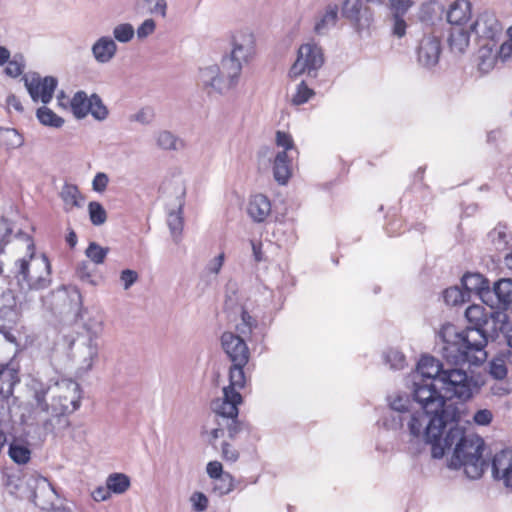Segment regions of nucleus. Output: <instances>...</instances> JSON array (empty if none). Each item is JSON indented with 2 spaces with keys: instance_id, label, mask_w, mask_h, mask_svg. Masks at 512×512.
Listing matches in <instances>:
<instances>
[{
  "instance_id": "obj_11",
  "label": "nucleus",
  "mask_w": 512,
  "mask_h": 512,
  "mask_svg": "<svg viewBox=\"0 0 512 512\" xmlns=\"http://www.w3.org/2000/svg\"><path fill=\"white\" fill-rule=\"evenodd\" d=\"M26 484L31 490L30 499L41 510L51 508L54 501L59 497L52 484L43 476L32 474L26 479Z\"/></svg>"
},
{
  "instance_id": "obj_17",
  "label": "nucleus",
  "mask_w": 512,
  "mask_h": 512,
  "mask_svg": "<svg viewBox=\"0 0 512 512\" xmlns=\"http://www.w3.org/2000/svg\"><path fill=\"white\" fill-rule=\"evenodd\" d=\"M492 476L512 488V449H503L496 453L491 462Z\"/></svg>"
},
{
  "instance_id": "obj_5",
  "label": "nucleus",
  "mask_w": 512,
  "mask_h": 512,
  "mask_svg": "<svg viewBox=\"0 0 512 512\" xmlns=\"http://www.w3.org/2000/svg\"><path fill=\"white\" fill-rule=\"evenodd\" d=\"M471 31L479 42V68L488 71L494 67L492 51L503 34V26L494 12L483 11L471 25Z\"/></svg>"
},
{
  "instance_id": "obj_34",
  "label": "nucleus",
  "mask_w": 512,
  "mask_h": 512,
  "mask_svg": "<svg viewBox=\"0 0 512 512\" xmlns=\"http://www.w3.org/2000/svg\"><path fill=\"white\" fill-rule=\"evenodd\" d=\"M29 388L36 402V407L41 411L47 410L50 407V403L47 402L46 396L51 389L50 386L33 378L29 383Z\"/></svg>"
},
{
  "instance_id": "obj_64",
  "label": "nucleus",
  "mask_w": 512,
  "mask_h": 512,
  "mask_svg": "<svg viewBox=\"0 0 512 512\" xmlns=\"http://www.w3.org/2000/svg\"><path fill=\"white\" fill-rule=\"evenodd\" d=\"M156 28V23L153 19H146L138 28H137V37L139 39H144L151 35Z\"/></svg>"
},
{
  "instance_id": "obj_13",
  "label": "nucleus",
  "mask_w": 512,
  "mask_h": 512,
  "mask_svg": "<svg viewBox=\"0 0 512 512\" xmlns=\"http://www.w3.org/2000/svg\"><path fill=\"white\" fill-rule=\"evenodd\" d=\"M231 51L228 55L235 60L250 63L256 55V38L248 29L236 31L231 37Z\"/></svg>"
},
{
  "instance_id": "obj_23",
  "label": "nucleus",
  "mask_w": 512,
  "mask_h": 512,
  "mask_svg": "<svg viewBox=\"0 0 512 512\" xmlns=\"http://www.w3.org/2000/svg\"><path fill=\"white\" fill-rule=\"evenodd\" d=\"M185 195V190L180 187L179 189V195L177 196L178 204H177V210H172L168 213L167 217V224L170 229L173 241L175 243H179L181 239V234L184 226V219H183V206H184V200L183 197Z\"/></svg>"
},
{
  "instance_id": "obj_42",
  "label": "nucleus",
  "mask_w": 512,
  "mask_h": 512,
  "mask_svg": "<svg viewBox=\"0 0 512 512\" xmlns=\"http://www.w3.org/2000/svg\"><path fill=\"white\" fill-rule=\"evenodd\" d=\"M257 320L252 317L248 311L244 308H241V318L240 322L236 325L237 335L242 337L250 336L253 330L257 327Z\"/></svg>"
},
{
  "instance_id": "obj_48",
  "label": "nucleus",
  "mask_w": 512,
  "mask_h": 512,
  "mask_svg": "<svg viewBox=\"0 0 512 512\" xmlns=\"http://www.w3.org/2000/svg\"><path fill=\"white\" fill-rule=\"evenodd\" d=\"M443 298L446 304L457 306L464 303L469 297L468 293L455 286L447 288L443 293Z\"/></svg>"
},
{
  "instance_id": "obj_39",
  "label": "nucleus",
  "mask_w": 512,
  "mask_h": 512,
  "mask_svg": "<svg viewBox=\"0 0 512 512\" xmlns=\"http://www.w3.org/2000/svg\"><path fill=\"white\" fill-rule=\"evenodd\" d=\"M22 135L14 128H0V145L6 149H16L23 145Z\"/></svg>"
},
{
  "instance_id": "obj_57",
  "label": "nucleus",
  "mask_w": 512,
  "mask_h": 512,
  "mask_svg": "<svg viewBox=\"0 0 512 512\" xmlns=\"http://www.w3.org/2000/svg\"><path fill=\"white\" fill-rule=\"evenodd\" d=\"M489 373L490 375L497 379L502 380L507 376V367L505 361L502 358H494L489 363Z\"/></svg>"
},
{
  "instance_id": "obj_58",
  "label": "nucleus",
  "mask_w": 512,
  "mask_h": 512,
  "mask_svg": "<svg viewBox=\"0 0 512 512\" xmlns=\"http://www.w3.org/2000/svg\"><path fill=\"white\" fill-rule=\"evenodd\" d=\"M275 141L278 147L283 148L282 151H286V154L291 151L298 153L290 134L283 131H277Z\"/></svg>"
},
{
  "instance_id": "obj_45",
  "label": "nucleus",
  "mask_w": 512,
  "mask_h": 512,
  "mask_svg": "<svg viewBox=\"0 0 512 512\" xmlns=\"http://www.w3.org/2000/svg\"><path fill=\"white\" fill-rule=\"evenodd\" d=\"M89 218L93 225H103L107 220V212L103 205L96 201H91L88 204Z\"/></svg>"
},
{
  "instance_id": "obj_29",
  "label": "nucleus",
  "mask_w": 512,
  "mask_h": 512,
  "mask_svg": "<svg viewBox=\"0 0 512 512\" xmlns=\"http://www.w3.org/2000/svg\"><path fill=\"white\" fill-rule=\"evenodd\" d=\"M492 292V297L497 298V303H494L499 309H506L512 303V280L501 279L495 283Z\"/></svg>"
},
{
  "instance_id": "obj_15",
  "label": "nucleus",
  "mask_w": 512,
  "mask_h": 512,
  "mask_svg": "<svg viewBox=\"0 0 512 512\" xmlns=\"http://www.w3.org/2000/svg\"><path fill=\"white\" fill-rule=\"evenodd\" d=\"M199 84L208 94H224L231 90L222 76L218 65L201 68L199 70Z\"/></svg>"
},
{
  "instance_id": "obj_63",
  "label": "nucleus",
  "mask_w": 512,
  "mask_h": 512,
  "mask_svg": "<svg viewBox=\"0 0 512 512\" xmlns=\"http://www.w3.org/2000/svg\"><path fill=\"white\" fill-rule=\"evenodd\" d=\"M109 183V177L104 172H98L92 181V188L95 192L102 193L106 190Z\"/></svg>"
},
{
  "instance_id": "obj_59",
  "label": "nucleus",
  "mask_w": 512,
  "mask_h": 512,
  "mask_svg": "<svg viewBox=\"0 0 512 512\" xmlns=\"http://www.w3.org/2000/svg\"><path fill=\"white\" fill-rule=\"evenodd\" d=\"M494 419V414L490 409H478L473 414V423L477 426H488Z\"/></svg>"
},
{
  "instance_id": "obj_50",
  "label": "nucleus",
  "mask_w": 512,
  "mask_h": 512,
  "mask_svg": "<svg viewBox=\"0 0 512 512\" xmlns=\"http://www.w3.org/2000/svg\"><path fill=\"white\" fill-rule=\"evenodd\" d=\"M21 309L15 293L10 289L0 290V312Z\"/></svg>"
},
{
  "instance_id": "obj_18",
  "label": "nucleus",
  "mask_w": 512,
  "mask_h": 512,
  "mask_svg": "<svg viewBox=\"0 0 512 512\" xmlns=\"http://www.w3.org/2000/svg\"><path fill=\"white\" fill-rule=\"evenodd\" d=\"M462 285L464 286V291L468 293V297H470L471 293H476L486 305L491 308L494 307L492 292L489 288L488 281L481 274L466 273L462 277Z\"/></svg>"
},
{
  "instance_id": "obj_46",
  "label": "nucleus",
  "mask_w": 512,
  "mask_h": 512,
  "mask_svg": "<svg viewBox=\"0 0 512 512\" xmlns=\"http://www.w3.org/2000/svg\"><path fill=\"white\" fill-rule=\"evenodd\" d=\"M234 488L232 475L225 474L212 480V489L219 496L230 493Z\"/></svg>"
},
{
  "instance_id": "obj_31",
  "label": "nucleus",
  "mask_w": 512,
  "mask_h": 512,
  "mask_svg": "<svg viewBox=\"0 0 512 512\" xmlns=\"http://www.w3.org/2000/svg\"><path fill=\"white\" fill-rule=\"evenodd\" d=\"M90 97L85 91H77L69 101V107L77 119H83L89 114Z\"/></svg>"
},
{
  "instance_id": "obj_4",
  "label": "nucleus",
  "mask_w": 512,
  "mask_h": 512,
  "mask_svg": "<svg viewBox=\"0 0 512 512\" xmlns=\"http://www.w3.org/2000/svg\"><path fill=\"white\" fill-rule=\"evenodd\" d=\"M26 245L25 256L14 263V277L22 290L40 291L48 288L52 282L51 264L45 254L36 255L33 239L23 234Z\"/></svg>"
},
{
  "instance_id": "obj_3",
  "label": "nucleus",
  "mask_w": 512,
  "mask_h": 512,
  "mask_svg": "<svg viewBox=\"0 0 512 512\" xmlns=\"http://www.w3.org/2000/svg\"><path fill=\"white\" fill-rule=\"evenodd\" d=\"M444 371L442 364L432 356H423L419 360L413 380V397L420 405V411L409 417L408 426L416 415H426L431 419L443 414L449 407H455L453 404H446L438 393L439 383L436 379L440 378Z\"/></svg>"
},
{
  "instance_id": "obj_37",
  "label": "nucleus",
  "mask_w": 512,
  "mask_h": 512,
  "mask_svg": "<svg viewBox=\"0 0 512 512\" xmlns=\"http://www.w3.org/2000/svg\"><path fill=\"white\" fill-rule=\"evenodd\" d=\"M156 143L163 150L177 151L184 148V141L168 130L157 133Z\"/></svg>"
},
{
  "instance_id": "obj_21",
  "label": "nucleus",
  "mask_w": 512,
  "mask_h": 512,
  "mask_svg": "<svg viewBox=\"0 0 512 512\" xmlns=\"http://www.w3.org/2000/svg\"><path fill=\"white\" fill-rule=\"evenodd\" d=\"M118 51L115 40L108 35L99 37L91 46V53L98 64L111 62Z\"/></svg>"
},
{
  "instance_id": "obj_19",
  "label": "nucleus",
  "mask_w": 512,
  "mask_h": 512,
  "mask_svg": "<svg viewBox=\"0 0 512 512\" xmlns=\"http://www.w3.org/2000/svg\"><path fill=\"white\" fill-rule=\"evenodd\" d=\"M441 42L435 36H424L418 47V61L427 68L435 66L440 58Z\"/></svg>"
},
{
  "instance_id": "obj_30",
  "label": "nucleus",
  "mask_w": 512,
  "mask_h": 512,
  "mask_svg": "<svg viewBox=\"0 0 512 512\" xmlns=\"http://www.w3.org/2000/svg\"><path fill=\"white\" fill-rule=\"evenodd\" d=\"M60 197L64 202L65 211H71L83 205L84 197L76 185L66 183L61 189Z\"/></svg>"
},
{
  "instance_id": "obj_38",
  "label": "nucleus",
  "mask_w": 512,
  "mask_h": 512,
  "mask_svg": "<svg viewBox=\"0 0 512 512\" xmlns=\"http://www.w3.org/2000/svg\"><path fill=\"white\" fill-rule=\"evenodd\" d=\"M36 117L42 125L52 128H61L65 122L62 117L47 106L39 107L36 111Z\"/></svg>"
},
{
  "instance_id": "obj_32",
  "label": "nucleus",
  "mask_w": 512,
  "mask_h": 512,
  "mask_svg": "<svg viewBox=\"0 0 512 512\" xmlns=\"http://www.w3.org/2000/svg\"><path fill=\"white\" fill-rule=\"evenodd\" d=\"M19 382L17 372L8 367L1 365L0 368V394L3 397H9L13 393L15 384Z\"/></svg>"
},
{
  "instance_id": "obj_62",
  "label": "nucleus",
  "mask_w": 512,
  "mask_h": 512,
  "mask_svg": "<svg viewBox=\"0 0 512 512\" xmlns=\"http://www.w3.org/2000/svg\"><path fill=\"white\" fill-rule=\"evenodd\" d=\"M190 502L194 511L203 512L208 508V498L202 492H194L190 497Z\"/></svg>"
},
{
  "instance_id": "obj_20",
  "label": "nucleus",
  "mask_w": 512,
  "mask_h": 512,
  "mask_svg": "<svg viewBox=\"0 0 512 512\" xmlns=\"http://www.w3.org/2000/svg\"><path fill=\"white\" fill-rule=\"evenodd\" d=\"M42 412L47 413L48 417L42 421L41 427L44 434H52L56 437L64 435V432L70 428L71 423L68 418L70 414L62 411H54L53 408L49 407L47 410Z\"/></svg>"
},
{
  "instance_id": "obj_27",
  "label": "nucleus",
  "mask_w": 512,
  "mask_h": 512,
  "mask_svg": "<svg viewBox=\"0 0 512 512\" xmlns=\"http://www.w3.org/2000/svg\"><path fill=\"white\" fill-rule=\"evenodd\" d=\"M447 42L452 53L462 55L469 47V31L464 27H452L449 31Z\"/></svg>"
},
{
  "instance_id": "obj_2",
  "label": "nucleus",
  "mask_w": 512,
  "mask_h": 512,
  "mask_svg": "<svg viewBox=\"0 0 512 512\" xmlns=\"http://www.w3.org/2000/svg\"><path fill=\"white\" fill-rule=\"evenodd\" d=\"M465 316L471 326L458 330L453 324H444L439 337L442 341V356L453 365H475L484 363L487 359L485 347L488 334H496L500 327L506 324L507 315L502 312H486L481 305H471L465 311Z\"/></svg>"
},
{
  "instance_id": "obj_43",
  "label": "nucleus",
  "mask_w": 512,
  "mask_h": 512,
  "mask_svg": "<svg viewBox=\"0 0 512 512\" xmlns=\"http://www.w3.org/2000/svg\"><path fill=\"white\" fill-rule=\"evenodd\" d=\"M89 106V114H91L95 120L103 121L108 117V109L99 95L94 93L90 96Z\"/></svg>"
},
{
  "instance_id": "obj_24",
  "label": "nucleus",
  "mask_w": 512,
  "mask_h": 512,
  "mask_svg": "<svg viewBox=\"0 0 512 512\" xmlns=\"http://www.w3.org/2000/svg\"><path fill=\"white\" fill-rule=\"evenodd\" d=\"M245 64L235 60L230 55L226 54L221 59L220 71L226 83L231 89L235 88L240 80L243 66Z\"/></svg>"
},
{
  "instance_id": "obj_61",
  "label": "nucleus",
  "mask_w": 512,
  "mask_h": 512,
  "mask_svg": "<svg viewBox=\"0 0 512 512\" xmlns=\"http://www.w3.org/2000/svg\"><path fill=\"white\" fill-rule=\"evenodd\" d=\"M224 261L225 253L221 252L206 264L205 272L209 275L217 276L224 265Z\"/></svg>"
},
{
  "instance_id": "obj_14",
  "label": "nucleus",
  "mask_w": 512,
  "mask_h": 512,
  "mask_svg": "<svg viewBox=\"0 0 512 512\" xmlns=\"http://www.w3.org/2000/svg\"><path fill=\"white\" fill-rule=\"evenodd\" d=\"M342 14L355 25L358 31L369 28L373 22V13L370 8L362 7V0H345Z\"/></svg>"
},
{
  "instance_id": "obj_40",
  "label": "nucleus",
  "mask_w": 512,
  "mask_h": 512,
  "mask_svg": "<svg viewBox=\"0 0 512 512\" xmlns=\"http://www.w3.org/2000/svg\"><path fill=\"white\" fill-rule=\"evenodd\" d=\"M21 318V309L0 312V332L9 337L10 331L16 327Z\"/></svg>"
},
{
  "instance_id": "obj_56",
  "label": "nucleus",
  "mask_w": 512,
  "mask_h": 512,
  "mask_svg": "<svg viewBox=\"0 0 512 512\" xmlns=\"http://www.w3.org/2000/svg\"><path fill=\"white\" fill-rule=\"evenodd\" d=\"M76 275L84 283L90 284L91 286L97 285V282L94 279L93 269L88 262H81L78 264L76 268Z\"/></svg>"
},
{
  "instance_id": "obj_12",
  "label": "nucleus",
  "mask_w": 512,
  "mask_h": 512,
  "mask_svg": "<svg viewBox=\"0 0 512 512\" xmlns=\"http://www.w3.org/2000/svg\"><path fill=\"white\" fill-rule=\"evenodd\" d=\"M25 87L34 102L41 101L47 105L53 98L58 81L53 76L41 77L37 73L26 75L23 78Z\"/></svg>"
},
{
  "instance_id": "obj_60",
  "label": "nucleus",
  "mask_w": 512,
  "mask_h": 512,
  "mask_svg": "<svg viewBox=\"0 0 512 512\" xmlns=\"http://www.w3.org/2000/svg\"><path fill=\"white\" fill-rule=\"evenodd\" d=\"M492 55L495 57L494 63L497 59H500L502 62L512 60V41L507 40L502 43L498 50L495 48L492 51Z\"/></svg>"
},
{
  "instance_id": "obj_33",
  "label": "nucleus",
  "mask_w": 512,
  "mask_h": 512,
  "mask_svg": "<svg viewBox=\"0 0 512 512\" xmlns=\"http://www.w3.org/2000/svg\"><path fill=\"white\" fill-rule=\"evenodd\" d=\"M29 388L36 402V407L41 411L47 410L50 407V403L47 402L46 396L51 389L50 386L33 378L29 383Z\"/></svg>"
},
{
  "instance_id": "obj_55",
  "label": "nucleus",
  "mask_w": 512,
  "mask_h": 512,
  "mask_svg": "<svg viewBox=\"0 0 512 512\" xmlns=\"http://www.w3.org/2000/svg\"><path fill=\"white\" fill-rule=\"evenodd\" d=\"M25 67L24 58L22 55H14L11 60L7 61L5 72L11 77H18L22 74Z\"/></svg>"
},
{
  "instance_id": "obj_8",
  "label": "nucleus",
  "mask_w": 512,
  "mask_h": 512,
  "mask_svg": "<svg viewBox=\"0 0 512 512\" xmlns=\"http://www.w3.org/2000/svg\"><path fill=\"white\" fill-rule=\"evenodd\" d=\"M436 381L439 383L438 393L446 404H448L446 400L454 397L462 401L470 399L475 389L472 377L462 369L446 370Z\"/></svg>"
},
{
  "instance_id": "obj_9",
  "label": "nucleus",
  "mask_w": 512,
  "mask_h": 512,
  "mask_svg": "<svg viewBox=\"0 0 512 512\" xmlns=\"http://www.w3.org/2000/svg\"><path fill=\"white\" fill-rule=\"evenodd\" d=\"M323 64L324 55L321 47L313 42L304 43L298 48L296 60L289 69L288 77L295 80L305 74L315 78Z\"/></svg>"
},
{
  "instance_id": "obj_35",
  "label": "nucleus",
  "mask_w": 512,
  "mask_h": 512,
  "mask_svg": "<svg viewBox=\"0 0 512 512\" xmlns=\"http://www.w3.org/2000/svg\"><path fill=\"white\" fill-rule=\"evenodd\" d=\"M388 400H389L390 408L399 413L398 419H399V422L401 423V425H403V421H406L408 424L409 417L412 414L416 413V411L410 412L408 410V406L410 403L409 398L407 396L397 394L395 396H390L388 398ZM418 411L419 410H417V412Z\"/></svg>"
},
{
  "instance_id": "obj_54",
  "label": "nucleus",
  "mask_w": 512,
  "mask_h": 512,
  "mask_svg": "<svg viewBox=\"0 0 512 512\" xmlns=\"http://www.w3.org/2000/svg\"><path fill=\"white\" fill-rule=\"evenodd\" d=\"M368 3L383 5L392 9H397L399 11H408L412 5L413 1L411 0H365Z\"/></svg>"
},
{
  "instance_id": "obj_25",
  "label": "nucleus",
  "mask_w": 512,
  "mask_h": 512,
  "mask_svg": "<svg viewBox=\"0 0 512 512\" xmlns=\"http://www.w3.org/2000/svg\"><path fill=\"white\" fill-rule=\"evenodd\" d=\"M291 159L292 156L286 154V151H279L274 158L273 176L280 185L287 184L292 175Z\"/></svg>"
},
{
  "instance_id": "obj_16",
  "label": "nucleus",
  "mask_w": 512,
  "mask_h": 512,
  "mask_svg": "<svg viewBox=\"0 0 512 512\" xmlns=\"http://www.w3.org/2000/svg\"><path fill=\"white\" fill-rule=\"evenodd\" d=\"M73 355L81 363L83 369L90 370L94 360L98 357L96 337L89 335L79 338L73 343Z\"/></svg>"
},
{
  "instance_id": "obj_6",
  "label": "nucleus",
  "mask_w": 512,
  "mask_h": 512,
  "mask_svg": "<svg viewBox=\"0 0 512 512\" xmlns=\"http://www.w3.org/2000/svg\"><path fill=\"white\" fill-rule=\"evenodd\" d=\"M245 386L229 385L223 388V396L211 402V410L215 413L217 425L226 426L229 438H235L243 429L238 419V405L242 403L239 392Z\"/></svg>"
},
{
  "instance_id": "obj_44",
  "label": "nucleus",
  "mask_w": 512,
  "mask_h": 512,
  "mask_svg": "<svg viewBox=\"0 0 512 512\" xmlns=\"http://www.w3.org/2000/svg\"><path fill=\"white\" fill-rule=\"evenodd\" d=\"M8 452L10 458L17 464H26L30 460L31 451L25 445L13 442Z\"/></svg>"
},
{
  "instance_id": "obj_53",
  "label": "nucleus",
  "mask_w": 512,
  "mask_h": 512,
  "mask_svg": "<svg viewBox=\"0 0 512 512\" xmlns=\"http://www.w3.org/2000/svg\"><path fill=\"white\" fill-rule=\"evenodd\" d=\"M384 359L393 370H401L404 368L406 360L403 353L398 350L390 349L384 354Z\"/></svg>"
},
{
  "instance_id": "obj_49",
  "label": "nucleus",
  "mask_w": 512,
  "mask_h": 512,
  "mask_svg": "<svg viewBox=\"0 0 512 512\" xmlns=\"http://www.w3.org/2000/svg\"><path fill=\"white\" fill-rule=\"evenodd\" d=\"M314 95V90L309 88L305 81H301L296 86V91L292 96V103L294 105H302L308 102Z\"/></svg>"
},
{
  "instance_id": "obj_47",
  "label": "nucleus",
  "mask_w": 512,
  "mask_h": 512,
  "mask_svg": "<svg viewBox=\"0 0 512 512\" xmlns=\"http://www.w3.org/2000/svg\"><path fill=\"white\" fill-rule=\"evenodd\" d=\"M135 35V30L130 23H121L113 28V39L120 43L130 42Z\"/></svg>"
},
{
  "instance_id": "obj_36",
  "label": "nucleus",
  "mask_w": 512,
  "mask_h": 512,
  "mask_svg": "<svg viewBox=\"0 0 512 512\" xmlns=\"http://www.w3.org/2000/svg\"><path fill=\"white\" fill-rule=\"evenodd\" d=\"M489 238L497 250H505L512 241V235L505 224L499 223L490 233Z\"/></svg>"
},
{
  "instance_id": "obj_22",
  "label": "nucleus",
  "mask_w": 512,
  "mask_h": 512,
  "mask_svg": "<svg viewBox=\"0 0 512 512\" xmlns=\"http://www.w3.org/2000/svg\"><path fill=\"white\" fill-rule=\"evenodd\" d=\"M472 14V5L468 0H455L447 10L446 18L453 27H462Z\"/></svg>"
},
{
  "instance_id": "obj_7",
  "label": "nucleus",
  "mask_w": 512,
  "mask_h": 512,
  "mask_svg": "<svg viewBox=\"0 0 512 512\" xmlns=\"http://www.w3.org/2000/svg\"><path fill=\"white\" fill-rule=\"evenodd\" d=\"M221 345L232 365L229 369V381L233 385L245 386L246 376L244 367L250 359V350L242 336L232 332H224Z\"/></svg>"
},
{
  "instance_id": "obj_28",
  "label": "nucleus",
  "mask_w": 512,
  "mask_h": 512,
  "mask_svg": "<svg viewBox=\"0 0 512 512\" xmlns=\"http://www.w3.org/2000/svg\"><path fill=\"white\" fill-rule=\"evenodd\" d=\"M338 20V6L330 4L326 6L324 12L320 14L314 24V31L318 35L326 34L330 28L334 27Z\"/></svg>"
},
{
  "instance_id": "obj_1",
  "label": "nucleus",
  "mask_w": 512,
  "mask_h": 512,
  "mask_svg": "<svg viewBox=\"0 0 512 512\" xmlns=\"http://www.w3.org/2000/svg\"><path fill=\"white\" fill-rule=\"evenodd\" d=\"M436 417L416 415L411 419L409 435L411 441L431 446V454L441 459L447 451L453 449L449 466L454 469L463 468L470 479L480 478L486 462L483 459L484 440L476 434H466L460 426L457 407H449Z\"/></svg>"
},
{
  "instance_id": "obj_52",
  "label": "nucleus",
  "mask_w": 512,
  "mask_h": 512,
  "mask_svg": "<svg viewBox=\"0 0 512 512\" xmlns=\"http://www.w3.org/2000/svg\"><path fill=\"white\" fill-rule=\"evenodd\" d=\"M392 12V33L398 38H401L406 34L407 24L403 19V16L407 11L392 9Z\"/></svg>"
},
{
  "instance_id": "obj_10",
  "label": "nucleus",
  "mask_w": 512,
  "mask_h": 512,
  "mask_svg": "<svg viewBox=\"0 0 512 512\" xmlns=\"http://www.w3.org/2000/svg\"><path fill=\"white\" fill-rule=\"evenodd\" d=\"M81 389L77 382L63 379L55 383L50 407L54 411L72 414L80 407Z\"/></svg>"
},
{
  "instance_id": "obj_51",
  "label": "nucleus",
  "mask_w": 512,
  "mask_h": 512,
  "mask_svg": "<svg viewBox=\"0 0 512 512\" xmlns=\"http://www.w3.org/2000/svg\"><path fill=\"white\" fill-rule=\"evenodd\" d=\"M85 254L94 264H102L108 254V248H103L96 242H91Z\"/></svg>"
},
{
  "instance_id": "obj_26",
  "label": "nucleus",
  "mask_w": 512,
  "mask_h": 512,
  "mask_svg": "<svg viewBox=\"0 0 512 512\" xmlns=\"http://www.w3.org/2000/svg\"><path fill=\"white\" fill-rule=\"evenodd\" d=\"M247 212L253 221L263 222L271 213L270 200L263 194L252 196L248 203Z\"/></svg>"
},
{
  "instance_id": "obj_41",
  "label": "nucleus",
  "mask_w": 512,
  "mask_h": 512,
  "mask_svg": "<svg viewBox=\"0 0 512 512\" xmlns=\"http://www.w3.org/2000/svg\"><path fill=\"white\" fill-rule=\"evenodd\" d=\"M107 488L115 493L122 494L130 487V478L123 473H113L106 480Z\"/></svg>"
}]
</instances>
